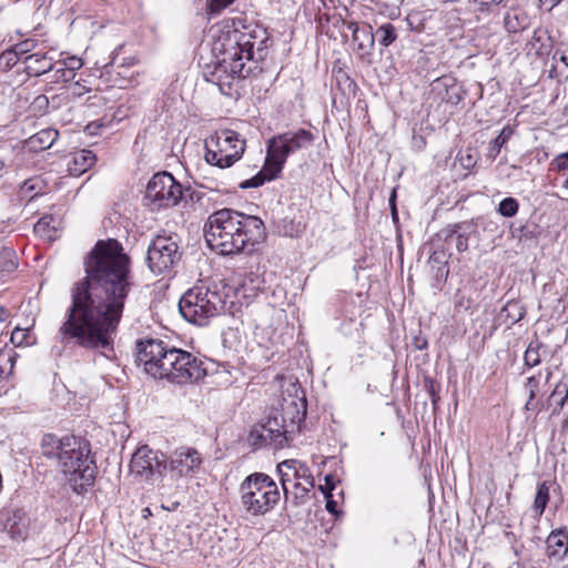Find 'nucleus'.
<instances>
[{
  "instance_id": "obj_1",
  "label": "nucleus",
  "mask_w": 568,
  "mask_h": 568,
  "mask_svg": "<svg viewBox=\"0 0 568 568\" xmlns=\"http://www.w3.org/2000/svg\"><path fill=\"white\" fill-rule=\"evenodd\" d=\"M84 272L70 291L71 304L58 336L64 346H79L110 358L132 288L130 258L116 240H100L84 260Z\"/></svg>"
},
{
  "instance_id": "obj_2",
  "label": "nucleus",
  "mask_w": 568,
  "mask_h": 568,
  "mask_svg": "<svg viewBox=\"0 0 568 568\" xmlns=\"http://www.w3.org/2000/svg\"><path fill=\"white\" fill-rule=\"evenodd\" d=\"M268 34L265 28L244 18L224 20L216 30L212 52L216 58L214 74L229 73L245 78L267 53Z\"/></svg>"
},
{
  "instance_id": "obj_3",
  "label": "nucleus",
  "mask_w": 568,
  "mask_h": 568,
  "mask_svg": "<svg viewBox=\"0 0 568 568\" xmlns=\"http://www.w3.org/2000/svg\"><path fill=\"white\" fill-rule=\"evenodd\" d=\"M136 362L153 378L168 379L179 385L197 382L206 375L200 358L182 348L169 347L161 339L138 341Z\"/></svg>"
},
{
  "instance_id": "obj_4",
  "label": "nucleus",
  "mask_w": 568,
  "mask_h": 568,
  "mask_svg": "<svg viewBox=\"0 0 568 568\" xmlns=\"http://www.w3.org/2000/svg\"><path fill=\"white\" fill-rule=\"evenodd\" d=\"M204 236L212 250L222 255H234L262 243L266 237V229L255 215L221 209L209 216Z\"/></svg>"
},
{
  "instance_id": "obj_5",
  "label": "nucleus",
  "mask_w": 568,
  "mask_h": 568,
  "mask_svg": "<svg viewBox=\"0 0 568 568\" xmlns=\"http://www.w3.org/2000/svg\"><path fill=\"white\" fill-rule=\"evenodd\" d=\"M40 449L43 457L55 463L75 494H84L93 486L98 467L88 440L75 436L44 434Z\"/></svg>"
},
{
  "instance_id": "obj_6",
  "label": "nucleus",
  "mask_w": 568,
  "mask_h": 568,
  "mask_svg": "<svg viewBox=\"0 0 568 568\" xmlns=\"http://www.w3.org/2000/svg\"><path fill=\"white\" fill-rule=\"evenodd\" d=\"M315 140V135L306 130L288 131L277 134L267 141L266 158L264 168L252 179L240 183L241 189L258 187L266 181H271L284 168L290 154L310 148Z\"/></svg>"
},
{
  "instance_id": "obj_7",
  "label": "nucleus",
  "mask_w": 568,
  "mask_h": 568,
  "mask_svg": "<svg viewBox=\"0 0 568 568\" xmlns=\"http://www.w3.org/2000/svg\"><path fill=\"white\" fill-rule=\"evenodd\" d=\"M241 508L250 516H264L281 500L275 480L264 473H252L239 487Z\"/></svg>"
},
{
  "instance_id": "obj_8",
  "label": "nucleus",
  "mask_w": 568,
  "mask_h": 568,
  "mask_svg": "<svg viewBox=\"0 0 568 568\" xmlns=\"http://www.w3.org/2000/svg\"><path fill=\"white\" fill-rule=\"evenodd\" d=\"M223 295L205 286H194L187 290L179 302V311L183 318L191 324L205 326L210 320L224 311Z\"/></svg>"
},
{
  "instance_id": "obj_9",
  "label": "nucleus",
  "mask_w": 568,
  "mask_h": 568,
  "mask_svg": "<svg viewBox=\"0 0 568 568\" xmlns=\"http://www.w3.org/2000/svg\"><path fill=\"white\" fill-rule=\"evenodd\" d=\"M276 469L285 503L292 506L302 505L315 485L310 467L297 459H286Z\"/></svg>"
},
{
  "instance_id": "obj_10",
  "label": "nucleus",
  "mask_w": 568,
  "mask_h": 568,
  "mask_svg": "<svg viewBox=\"0 0 568 568\" xmlns=\"http://www.w3.org/2000/svg\"><path fill=\"white\" fill-rule=\"evenodd\" d=\"M205 161L220 169L231 168L239 161L246 148V142L231 129H220L204 141Z\"/></svg>"
},
{
  "instance_id": "obj_11",
  "label": "nucleus",
  "mask_w": 568,
  "mask_h": 568,
  "mask_svg": "<svg viewBox=\"0 0 568 568\" xmlns=\"http://www.w3.org/2000/svg\"><path fill=\"white\" fill-rule=\"evenodd\" d=\"M181 239L176 233L162 232L152 237L146 252V264L152 273L172 271L182 258Z\"/></svg>"
},
{
  "instance_id": "obj_12",
  "label": "nucleus",
  "mask_w": 568,
  "mask_h": 568,
  "mask_svg": "<svg viewBox=\"0 0 568 568\" xmlns=\"http://www.w3.org/2000/svg\"><path fill=\"white\" fill-rule=\"evenodd\" d=\"M195 192L190 187L183 189L182 185L169 172L156 173L149 181L145 190V199L156 209L174 206L180 200L191 201Z\"/></svg>"
},
{
  "instance_id": "obj_13",
  "label": "nucleus",
  "mask_w": 568,
  "mask_h": 568,
  "mask_svg": "<svg viewBox=\"0 0 568 568\" xmlns=\"http://www.w3.org/2000/svg\"><path fill=\"white\" fill-rule=\"evenodd\" d=\"M166 468L164 455L146 445L139 447L130 462L131 474L146 481H150L156 475L162 476Z\"/></svg>"
},
{
  "instance_id": "obj_14",
  "label": "nucleus",
  "mask_w": 568,
  "mask_h": 568,
  "mask_svg": "<svg viewBox=\"0 0 568 568\" xmlns=\"http://www.w3.org/2000/svg\"><path fill=\"white\" fill-rule=\"evenodd\" d=\"M166 465L172 477H191L200 469L202 457L195 448L182 446L170 455Z\"/></svg>"
},
{
  "instance_id": "obj_15",
  "label": "nucleus",
  "mask_w": 568,
  "mask_h": 568,
  "mask_svg": "<svg viewBox=\"0 0 568 568\" xmlns=\"http://www.w3.org/2000/svg\"><path fill=\"white\" fill-rule=\"evenodd\" d=\"M429 99L434 102L457 105L464 99V91L453 75H442L430 83Z\"/></svg>"
},
{
  "instance_id": "obj_16",
  "label": "nucleus",
  "mask_w": 568,
  "mask_h": 568,
  "mask_svg": "<svg viewBox=\"0 0 568 568\" xmlns=\"http://www.w3.org/2000/svg\"><path fill=\"white\" fill-rule=\"evenodd\" d=\"M342 24L352 32L353 50L356 51L359 57L369 55L375 44V36L372 26L367 23L358 24L357 22L345 20H342Z\"/></svg>"
},
{
  "instance_id": "obj_17",
  "label": "nucleus",
  "mask_w": 568,
  "mask_h": 568,
  "mask_svg": "<svg viewBox=\"0 0 568 568\" xmlns=\"http://www.w3.org/2000/svg\"><path fill=\"white\" fill-rule=\"evenodd\" d=\"M476 230L477 225L474 221H463L448 224L439 231L437 236L446 243L454 240L456 250L458 252H466L468 250V241L476 233Z\"/></svg>"
},
{
  "instance_id": "obj_18",
  "label": "nucleus",
  "mask_w": 568,
  "mask_h": 568,
  "mask_svg": "<svg viewBox=\"0 0 568 568\" xmlns=\"http://www.w3.org/2000/svg\"><path fill=\"white\" fill-rule=\"evenodd\" d=\"M568 554V531L558 528L550 531L546 538V555L549 560L562 561Z\"/></svg>"
},
{
  "instance_id": "obj_19",
  "label": "nucleus",
  "mask_w": 568,
  "mask_h": 568,
  "mask_svg": "<svg viewBox=\"0 0 568 568\" xmlns=\"http://www.w3.org/2000/svg\"><path fill=\"white\" fill-rule=\"evenodd\" d=\"M24 69L31 77H40L53 70V58L48 55V52H36L26 55L23 59Z\"/></svg>"
},
{
  "instance_id": "obj_20",
  "label": "nucleus",
  "mask_w": 568,
  "mask_h": 568,
  "mask_svg": "<svg viewBox=\"0 0 568 568\" xmlns=\"http://www.w3.org/2000/svg\"><path fill=\"white\" fill-rule=\"evenodd\" d=\"M529 26V16L519 7H511L504 16V28L509 33L521 32Z\"/></svg>"
},
{
  "instance_id": "obj_21",
  "label": "nucleus",
  "mask_w": 568,
  "mask_h": 568,
  "mask_svg": "<svg viewBox=\"0 0 568 568\" xmlns=\"http://www.w3.org/2000/svg\"><path fill=\"white\" fill-rule=\"evenodd\" d=\"M95 154L90 150L75 152L68 163V171L71 175L79 176L87 172L95 163Z\"/></svg>"
},
{
  "instance_id": "obj_22",
  "label": "nucleus",
  "mask_w": 568,
  "mask_h": 568,
  "mask_svg": "<svg viewBox=\"0 0 568 568\" xmlns=\"http://www.w3.org/2000/svg\"><path fill=\"white\" fill-rule=\"evenodd\" d=\"M275 433L274 429L268 428L267 425H256L248 435L250 443L260 448L264 446H272L275 448Z\"/></svg>"
},
{
  "instance_id": "obj_23",
  "label": "nucleus",
  "mask_w": 568,
  "mask_h": 568,
  "mask_svg": "<svg viewBox=\"0 0 568 568\" xmlns=\"http://www.w3.org/2000/svg\"><path fill=\"white\" fill-rule=\"evenodd\" d=\"M18 256L11 247L0 248V281L6 282L18 268Z\"/></svg>"
},
{
  "instance_id": "obj_24",
  "label": "nucleus",
  "mask_w": 568,
  "mask_h": 568,
  "mask_svg": "<svg viewBox=\"0 0 568 568\" xmlns=\"http://www.w3.org/2000/svg\"><path fill=\"white\" fill-rule=\"evenodd\" d=\"M268 426V428L274 429L275 433V448H283L287 445V436L288 433L287 425L285 423V418L278 412H275L274 415L270 416L264 423Z\"/></svg>"
},
{
  "instance_id": "obj_25",
  "label": "nucleus",
  "mask_w": 568,
  "mask_h": 568,
  "mask_svg": "<svg viewBox=\"0 0 568 568\" xmlns=\"http://www.w3.org/2000/svg\"><path fill=\"white\" fill-rule=\"evenodd\" d=\"M546 349V345L538 337L532 338L524 354L525 365L529 368L538 366L541 363Z\"/></svg>"
},
{
  "instance_id": "obj_26",
  "label": "nucleus",
  "mask_w": 568,
  "mask_h": 568,
  "mask_svg": "<svg viewBox=\"0 0 568 568\" xmlns=\"http://www.w3.org/2000/svg\"><path fill=\"white\" fill-rule=\"evenodd\" d=\"M524 306L515 300L508 301L500 311V316L505 317V323L510 326L518 323L525 316Z\"/></svg>"
},
{
  "instance_id": "obj_27",
  "label": "nucleus",
  "mask_w": 568,
  "mask_h": 568,
  "mask_svg": "<svg viewBox=\"0 0 568 568\" xmlns=\"http://www.w3.org/2000/svg\"><path fill=\"white\" fill-rule=\"evenodd\" d=\"M374 36L379 45L387 48L396 41L398 38V32L394 24L387 22L379 26L374 31Z\"/></svg>"
},
{
  "instance_id": "obj_28",
  "label": "nucleus",
  "mask_w": 568,
  "mask_h": 568,
  "mask_svg": "<svg viewBox=\"0 0 568 568\" xmlns=\"http://www.w3.org/2000/svg\"><path fill=\"white\" fill-rule=\"evenodd\" d=\"M549 501V485L547 481L538 484L536 496L532 504V509L536 514V518L542 516L547 504Z\"/></svg>"
},
{
  "instance_id": "obj_29",
  "label": "nucleus",
  "mask_w": 568,
  "mask_h": 568,
  "mask_svg": "<svg viewBox=\"0 0 568 568\" xmlns=\"http://www.w3.org/2000/svg\"><path fill=\"white\" fill-rule=\"evenodd\" d=\"M511 135L513 129L510 126H505L500 133L490 142L488 148V156L496 159L500 153L501 148L508 142Z\"/></svg>"
},
{
  "instance_id": "obj_30",
  "label": "nucleus",
  "mask_w": 568,
  "mask_h": 568,
  "mask_svg": "<svg viewBox=\"0 0 568 568\" xmlns=\"http://www.w3.org/2000/svg\"><path fill=\"white\" fill-rule=\"evenodd\" d=\"M58 138V131L48 129V130H41L30 139V143L32 145L39 144L40 149H48L50 148L53 142Z\"/></svg>"
},
{
  "instance_id": "obj_31",
  "label": "nucleus",
  "mask_w": 568,
  "mask_h": 568,
  "mask_svg": "<svg viewBox=\"0 0 568 568\" xmlns=\"http://www.w3.org/2000/svg\"><path fill=\"white\" fill-rule=\"evenodd\" d=\"M519 203L515 197H505L498 204V213L505 217H513L517 214Z\"/></svg>"
},
{
  "instance_id": "obj_32",
  "label": "nucleus",
  "mask_w": 568,
  "mask_h": 568,
  "mask_svg": "<svg viewBox=\"0 0 568 568\" xmlns=\"http://www.w3.org/2000/svg\"><path fill=\"white\" fill-rule=\"evenodd\" d=\"M233 2L234 0H206V12L210 16H217Z\"/></svg>"
},
{
  "instance_id": "obj_33",
  "label": "nucleus",
  "mask_w": 568,
  "mask_h": 568,
  "mask_svg": "<svg viewBox=\"0 0 568 568\" xmlns=\"http://www.w3.org/2000/svg\"><path fill=\"white\" fill-rule=\"evenodd\" d=\"M549 169L558 172L568 171V151L556 155L551 160Z\"/></svg>"
},
{
  "instance_id": "obj_34",
  "label": "nucleus",
  "mask_w": 568,
  "mask_h": 568,
  "mask_svg": "<svg viewBox=\"0 0 568 568\" xmlns=\"http://www.w3.org/2000/svg\"><path fill=\"white\" fill-rule=\"evenodd\" d=\"M74 77L75 73H71V71H69L64 65H62L61 68L54 69V72L52 74V81L55 83H65L72 81Z\"/></svg>"
},
{
  "instance_id": "obj_35",
  "label": "nucleus",
  "mask_w": 568,
  "mask_h": 568,
  "mask_svg": "<svg viewBox=\"0 0 568 568\" xmlns=\"http://www.w3.org/2000/svg\"><path fill=\"white\" fill-rule=\"evenodd\" d=\"M14 365V356L11 354H1L0 355V377L9 375Z\"/></svg>"
},
{
  "instance_id": "obj_36",
  "label": "nucleus",
  "mask_w": 568,
  "mask_h": 568,
  "mask_svg": "<svg viewBox=\"0 0 568 568\" xmlns=\"http://www.w3.org/2000/svg\"><path fill=\"white\" fill-rule=\"evenodd\" d=\"M52 221L51 216H43L34 224V232L44 236H51L50 232L54 230V227L50 226Z\"/></svg>"
},
{
  "instance_id": "obj_37",
  "label": "nucleus",
  "mask_w": 568,
  "mask_h": 568,
  "mask_svg": "<svg viewBox=\"0 0 568 568\" xmlns=\"http://www.w3.org/2000/svg\"><path fill=\"white\" fill-rule=\"evenodd\" d=\"M19 61L20 57L14 48L2 52L0 55V63H4L7 68H13Z\"/></svg>"
},
{
  "instance_id": "obj_38",
  "label": "nucleus",
  "mask_w": 568,
  "mask_h": 568,
  "mask_svg": "<svg viewBox=\"0 0 568 568\" xmlns=\"http://www.w3.org/2000/svg\"><path fill=\"white\" fill-rule=\"evenodd\" d=\"M455 307L463 308L465 311L469 310L473 305V300L469 296H466L462 290H458L455 295Z\"/></svg>"
},
{
  "instance_id": "obj_39",
  "label": "nucleus",
  "mask_w": 568,
  "mask_h": 568,
  "mask_svg": "<svg viewBox=\"0 0 568 568\" xmlns=\"http://www.w3.org/2000/svg\"><path fill=\"white\" fill-rule=\"evenodd\" d=\"M36 47V41L32 39H27L24 41H21L17 43L13 48L16 49V52L21 58L22 55H29L28 53L31 52Z\"/></svg>"
},
{
  "instance_id": "obj_40",
  "label": "nucleus",
  "mask_w": 568,
  "mask_h": 568,
  "mask_svg": "<svg viewBox=\"0 0 568 568\" xmlns=\"http://www.w3.org/2000/svg\"><path fill=\"white\" fill-rule=\"evenodd\" d=\"M82 60L77 57H69L63 60L62 65H64L71 73H75L82 67Z\"/></svg>"
},
{
  "instance_id": "obj_41",
  "label": "nucleus",
  "mask_w": 568,
  "mask_h": 568,
  "mask_svg": "<svg viewBox=\"0 0 568 568\" xmlns=\"http://www.w3.org/2000/svg\"><path fill=\"white\" fill-rule=\"evenodd\" d=\"M480 11H489L491 6H506L508 0H475Z\"/></svg>"
},
{
  "instance_id": "obj_42",
  "label": "nucleus",
  "mask_w": 568,
  "mask_h": 568,
  "mask_svg": "<svg viewBox=\"0 0 568 568\" xmlns=\"http://www.w3.org/2000/svg\"><path fill=\"white\" fill-rule=\"evenodd\" d=\"M540 373L527 378V387L529 388V395L531 398L536 397L539 387Z\"/></svg>"
},
{
  "instance_id": "obj_43",
  "label": "nucleus",
  "mask_w": 568,
  "mask_h": 568,
  "mask_svg": "<svg viewBox=\"0 0 568 568\" xmlns=\"http://www.w3.org/2000/svg\"><path fill=\"white\" fill-rule=\"evenodd\" d=\"M323 494L325 495V499H326V505H325L326 510L333 515L337 514V501L333 499L332 493H326L323 489Z\"/></svg>"
},
{
  "instance_id": "obj_44",
  "label": "nucleus",
  "mask_w": 568,
  "mask_h": 568,
  "mask_svg": "<svg viewBox=\"0 0 568 568\" xmlns=\"http://www.w3.org/2000/svg\"><path fill=\"white\" fill-rule=\"evenodd\" d=\"M26 333L21 328H16L11 334V342L17 345H21L23 343Z\"/></svg>"
},
{
  "instance_id": "obj_45",
  "label": "nucleus",
  "mask_w": 568,
  "mask_h": 568,
  "mask_svg": "<svg viewBox=\"0 0 568 568\" xmlns=\"http://www.w3.org/2000/svg\"><path fill=\"white\" fill-rule=\"evenodd\" d=\"M70 91L72 93V95L74 97H81L83 95L85 92L89 91V89H87L85 87L81 85L79 82H75L73 83L71 87H70Z\"/></svg>"
},
{
  "instance_id": "obj_46",
  "label": "nucleus",
  "mask_w": 568,
  "mask_h": 568,
  "mask_svg": "<svg viewBox=\"0 0 568 568\" xmlns=\"http://www.w3.org/2000/svg\"><path fill=\"white\" fill-rule=\"evenodd\" d=\"M335 488L334 477L332 475L325 476V486H320V489L323 491V489L326 493H332V490Z\"/></svg>"
},
{
  "instance_id": "obj_47",
  "label": "nucleus",
  "mask_w": 568,
  "mask_h": 568,
  "mask_svg": "<svg viewBox=\"0 0 568 568\" xmlns=\"http://www.w3.org/2000/svg\"><path fill=\"white\" fill-rule=\"evenodd\" d=\"M428 393L432 398V403H433L434 407H436V405L439 400V395H438V390L436 389L433 382L429 383Z\"/></svg>"
},
{
  "instance_id": "obj_48",
  "label": "nucleus",
  "mask_w": 568,
  "mask_h": 568,
  "mask_svg": "<svg viewBox=\"0 0 568 568\" xmlns=\"http://www.w3.org/2000/svg\"><path fill=\"white\" fill-rule=\"evenodd\" d=\"M566 404H568V398H566V393H564V396L557 402L556 407L552 410V414H558Z\"/></svg>"
},
{
  "instance_id": "obj_49",
  "label": "nucleus",
  "mask_w": 568,
  "mask_h": 568,
  "mask_svg": "<svg viewBox=\"0 0 568 568\" xmlns=\"http://www.w3.org/2000/svg\"><path fill=\"white\" fill-rule=\"evenodd\" d=\"M534 399H535V398H531V397L529 396V398H528V400H527V403H526V405H525V409H526V410H535V409H537V405H538V403H535V402H534Z\"/></svg>"
},
{
  "instance_id": "obj_50",
  "label": "nucleus",
  "mask_w": 568,
  "mask_h": 568,
  "mask_svg": "<svg viewBox=\"0 0 568 568\" xmlns=\"http://www.w3.org/2000/svg\"><path fill=\"white\" fill-rule=\"evenodd\" d=\"M519 231H520V236L527 237V236L534 235V232L528 229V225L521 226Z\"/></svg>"
},
{
  "instance_id": "obj_51",
  "label": "nucleus",
  "mask_w": 568,
  "mask_h": 568,
  "mask_svg": "<svg viewBox=\"0 0 568 568\" xmlns=\"http://www.w3.org/2000/svg\"><path fill=\"white\" fill-rule=\"evenodd\" d=\"M23 190L33 191L34 190V182H33V180L26 181L24 184H23Z\"/></svg>"
},
{
  "instance_id": "obj_52",
  "label": "nucleus",
  "mask_w": 568,
  "mask_h": 568,
  "mask_svg": "<svg viewBox=\"0 0 568 568\" xmlns=\"http://www.w3.org/2000/svg\"><path fill=\"white\" fill-rule=\"evenodd\" d=\"M426 346H427V342L426 341H423V342H419L418 339L416 341V347L418 349H424Z\"/></svg>"
},
{
  "instance_id": "obj_53",
  "label": "nucleus",
  "mask_w": 568,
  "mask_h": 568,
  "mask_svg": "<svg viewBox=\"0 0 568 568\" xmlns=\"http://www.w3.org/2000/svg\"><path fill=\"white\" fill-rule=\"evenodd\" d=\"M6 168H7V163L2 159H0V176H2Z\"/></svg>"
},
{
  "instance_id": "obj_54",
  "label": "nucleus",
  "mask_w": 568,
  "mask_h": 568,
  "mask_svg": "<svg viewBox=\"0 0 568 568\" xmlns=\"http://www.w3.org/2000/svg\"><path fill=\"white\" fill-rule=\"evenodd\" d=\"M438 272H440V273L445 272V274L447 275V274L449 273V270H448V267L444 264L443 266H440V267L438 268Z\"/></svg>"
},
{
  "instance_id": "obj_55",
  "label": "nucleus",
  "mask_w": 568,
  "mask_h": 568,
  "mask_svg": "<svg viewBox=\"0 0 568 568\" xmlns=\"http://www.w3.org/2000/svg\"><path fill=\"white\" fill-rule=\"evenodd\" d=\"M394 196H395V193H393V196L390 197V203H392V206H393V213L396 214V207H395V204H394Z\"/></svg>"
},
{
  "instance_id": "obj_56",
  "label": "nucleus",
  "mask_w": 568,
  "mask_h": 568,
  "mask_svg": "<svg viewBox=\"0 0 568 568\" xmlns=\"http://www.w3.org/2000/svg\"><path fill=\"white\" fill-rule=\"evenodd\" d=\"M532 39H534L535 41H540L541 37L538 34V32H537V31H535Z\"/></svg>"
},
{
  "instance_id": "obj_57",
  "label": "nucleus",
  "mask_w": 568,
  "mask_h": 568,
  "mask_svg": "<svg viewBox=\"0 0 568 568\" xmlns=\"http://www.w3.org/2000/svg\"><path fill=\"white\" fill-rule=\"evenodd\" d=\"M551 375H552L551 371L547 369L546 381H549Z\"/></svg>"
},
{
  "instance_id": "obj_58",
  "label": "nucleus",
  "mask_w": 568,
  "mask_h": 568,
  "mask_svg": "<svg viewBox=\"0 0 568 568\" xmlns=\"http://www.w3.org/2000/svg\"><path fill=\"white\" fill-rule=\"evenodd\" d=\"M37 101H45V102H47L48 100H47V98H45V97L40 95V97H38V98H37Z\"/></svg>"
},
{
  "instance_id": "obj_59",
  "label": "nucleus",
  "mask_w": 568,
  "mask_h": 568,
  "mask_svg": "<svg viewBox=\"0 0 568 568\" xmlns=\"http://www.w3.org/2000/svg\"><path fill=\"white\" fill-rule=\"evenodd\" d=\"M562 186L568 190V178L564 181Z\"/></svg>"
},
{
  "instance_id": "obj_60",
  "label": "nucleus",
  "mask_w": 568,
  "mask_h": 568,
  "mask_svg": "<svg viewBox=\"0 0 568 568\" xmlns=\"http://www.w3.org/2000/svg\"><path fill=\"white\" fill-rule=\"evenodd\" d=\"M546 49H547V48H546L544 44H541V45H540V49H539V50H540V53H544V51H546Z\"/></svg>"
},
{
  "instance_id": "obj_61",
  "label": "nucleus",
  "mask_w": 568,
  "mask_h": 568,
  "mask_svg": "<svg viewBox=\"0 0 568 568\" xmlns=\"http://www.w3.org/2000/svg\"><path fill=\"white\" fill-rule=\"evenodd\" d=\"M506 536L509 538V537H514V534L513 532H506Z\"/></svg>"
},
{
  "instance_id": "obj_62",
  "label": "nucleus",
  "mask_w": 568,
  "mask_h": 568,
  "mask_svg": "<svg viewBox=\"0 0 568 568\" xmlns=\"http://www.w3.org/2000/svg\"><path fill=\"white\" fill-rule=\"evenodd\" d=\"M432 261H436L435 254L430 256Z\"/></svg>"
}]
</instances>
